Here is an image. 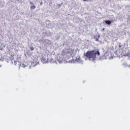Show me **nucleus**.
Wrapping results in <instances>:
<instances>
[{
  "label": "nucleus",
  "mask_w": 130,
  "mask_h": 130,
  "mask_svg": "<svg viewBox=\"0 0 130 130\" xmlns=\"http://www.w3.org/2000/svg\"><path fill=\"white\" fill-rule=\"evenodd\" d=\"M96 55L98 56L100 55V52L98 50L88 51L85 54L86 57L88 58L89 60H95Z\"/></svg>",
  "instance_id": "obj_1"
},
{
  "label": "nucleus",
  "mask_w": 130,
  "mask_h": 130,
  "mask_svg": "<svg viewBox=\"0 0 130 130\" xmlns=\"http://www.w3.org/2000/svg\"><path fill=\"white\" fill-rule=\"evenodd\" d=\"M106 24H107V25H110V24H111V21L110 20H106L105 21Z\"/></svg>",
  "instance_id": "obj_2"
},
{
  "label": "nucleus",
  "mask_w": 130,
  "mask_h": 130,
  "mask_svg": "<svg viewBox=\"0 0 130 130\" xmlns=\"http://www.w3.org/2000/svg\"><path fill=\"white\" fill-rule=\"evenodd\" d=\"M35 9H36V6H35V5L30 6V10H35Z\"/></svg>",
  "instance_id": "obj_3"
},
{
  "label": "nucleus",
  "mask_w": 130,
  "mask_h": 130,
  "mask_svg": "<svg viewBox=\"0 0 130 130\" xmlns=\"http://www.w3.org/2000/svg\"><path fill=\"white\" fill-rule=\"evenodd\" d=\"M30 50L33 51V50H34V48H33V47H30Z\"/></svg>",
  "instance_id": "obj_4"
},
{
  "label": "nucleus",
  "mask_w": 130,
  "mask_h": 130,
  "mask_svg": "<svg viewBox=\"0 0 130 130\" xmlns=\"http://www.w3.org/2000/svg\"><path fill=\"white\" fill-rule=\"evenodd\" d=\"M68 54H70V55H71V52L70 51H68L67 53Z\"/></svg>",
  "instance_id": "obj_5"
},
{
  "label": "nucleus",
  "mask_w": 130,
  "mask_h": 130,
  "mask_svg": "<svg viewBox=\"0 0 130 130\" xmlns=\"http://www.w3.org/2000/svg\"><path fill=\"white\" fill-rule=\"evenodd\" d=\"M29 4H30V5H34L33 2H29Z\"/></svg>",
  "instance_id": "obj_6"
},
{
  "label": "nucleus",
  "mask_w": 130,
  "mask_h": 130,
  "mask_svg": "<svg viewBox=\"0 0 130 130\" xmlns=\"http://www.w3.org/2000/svg\"><path fill=\"white\" fill-rule=\"evenodd\" d=\"M102 30L103 31H104V30H105V28H103Z\"/></svg>",
  "instance_id": "obj_7"
},
{
  "label": "nucleus",
  "mask_w": 130,
  "mask_h": 130,
  "mask_svg": "<svg viewBox=\"0 0 130 130\" xmlns=\"http://www.w3.org/2000/svg\"><path fill=\"white\" fill-rule=\"evenodd\" d=\"M95 41H98V39H96L95 40Z\"/></svg>",
  "instance_id": "obj_8"
},
{
  "label": "nucleus",
  "mask_w": 130,
  "mask_h": 130,
  "mask_svg": "<svg viewBox=\"0 0 130 130\" xmlns=\"http://www.w3.org/2000/svg\"><path fill=\"white\" fill-rule=\"evenodd\" d=\"M83 1H85V2H86L87 0H83Z\"/></svg>",
  "instance_id": "obj_9"
}]
</instances>
